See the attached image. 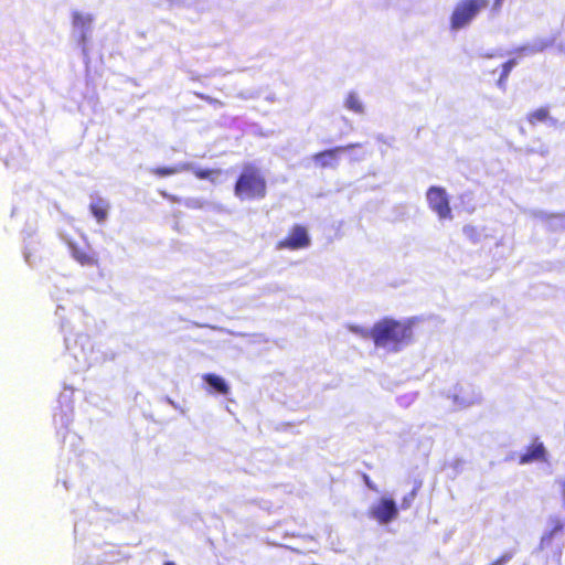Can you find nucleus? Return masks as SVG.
<instances>
[{
  "label": "nucleus",
  "instance_id": "f03ea898",
  "mask_svg": "<svg viewBox=\"0 0 565 565\" xmlns=\"http://www.w3.org/2000/svg\"><path fill=\"white\" fill-rule=\"evenodd\" d=\"M234 194L242 201L263 200L267 181L262 170L253 163L245 164L234 184Z\"/></svg>",
  "mask_w": 565,
  "mask_h": 565
},
{
  "label": "nucleus",
  "instance_id": "f3484780",
  "mask_svg": "<svg viewBox=\"0 0 565 565\" xmlns=\"http://www.w3.org/2000/svg\"><path fill=\"white\" fill-rule=\"evenodd\" d=\"M514 65H515V60H509L505 63H503L502 73L499 78L500 86H504V83H505L511 70L514 67Z\"/></svg>",
  "mask_w": 565,
  "mask_h": 565
},
{
  "label": "nucleus",
  "instance_id": "9d476101",
  "mask_svg": "<svg viewBox=\"0 0 565 565\" xmlns=\"http://www.w3.org/2000/svg\"><path fill=\"white\" fill-rule=\"evenodd\" d=\"M72 256L82 266H86V267H98L99 266V259H98L97 255L93 252L75 247L72 250Z\"/></svg>",
  "mask_w": 565,
  "mask_h": 565
},
{
  "label": "nucleus",
  "instance_id": "ddd939ff",
  "mask_svg": "<svg viewBox=\"0 0 565 565\" xmlns=\"http://www.w3.org/2000/svg\"><path fill=\"white\" fill-rule=\"evenodd\" d=\"M108 210L109 204L100 198H97L89 204V211L99 224L106 221L108 216Z\"/></svg>",
  "mask_w": 565,
  "mask_h": 565
},
{
  "label": "nucleus",
  "instance_id": "39448f33",
  "mask_svg": "<svg viewBox=\"0 0 565 565\" xmlns=\"http://www.w3.org/2000/svg\"><path fill=\"white\" fill-rule=\"evenodd\" d=\"M428 206L439 218L450 220L452 217L449 198L444 188L430 186L426 193Z\"/></svg>",
  "mask_w": 565,
  "mask_h": 565
},
{
  "label": "nucleus",
  "instance_id": "f257e3e1",
  "mask_svg": "<svg viewBox=\"0 0 565 565\" xmlns=\"http://www.w3.org/2000/svg\"><path fill=\"white\" fill-rule=\"evenodd\" d=\"M369 333L375 347L395 352L414 339L413 324L409 321H398L390 318L377 321Z\"/></svg>",
  "mask_w": 565,
  "mask_h": 565
},
{
  "label": "nucleus",
  "instance_id": "6ab92c4d",
  "mask_svg": "<svg viewBox=\"0 0 565 565\" xmlns=\"http://www.w3.org/2000/svg\"><path fill=\"white\" fill-rule=\"evenodd\" d=\"M90 21L89 18L84 17L83 14L75 12L73 13V23L76 26H84Z\"/></svg>",
  "mask_w": 565,
  "mask_h": 565
},
{
  "label": "nucleus",
  "instance_id": "a211bd4d",
  "mask_svg": "<svg viewBox=\"0 0 565 565\" xmlns=\"http://www.w3.org/2000/svg\"><path fill=\"white\" fill-rule=\"evenodd\" d=\"M463 233L467 235V237L472 241L473 243L478 242L479 238H480V234H479V231L477 230V227L472 226V225H466L463 227Z\"/></svg>",
  "mask_w": 565,
  "mask_h": 565
},
{
  "label": "nucleus",
  "instance_id": "5701e85b",
  "mask_svg": "<svg viewBox=\"0 0 565 565\" xmlns=\"http://www.w3.org/2000/svg\"><path fill=\"white\" fill-rule=\"evenodd\" d=\"M160 194L164 198H169L171 201H175L173 196L168 195L164 191H160Z\"/></svg>",
  "mask_w": 565,
  "mask_h": 565
},
{
  "label": "nucleus",
  "instance_id": "2eb2a0df",
  "mask_svg": "<svg viewBox=\"0 0 565 565\" xmlns=\"http://www.w3.org/2000/svg\"><path fill=\"white\" fill-rule=\"evenodd\" d=\"M550 116V109L548 107H540L537 109H534L526 115V120L530 125L536 126L541 122H546L551 120Z\"/></svg>",
  "mask_w": 565,
  "mask_h": 565
},
{
  "label": "nucleus",
  "instance_id": "7ed1b4c3",
  "mask_svg": "<svg viewBox=\"0 0 565 565\" xmlns=\"http://www.w3.org/2000/svg\"><path fill=\"white\" fill-rule=\"evenodd\" d=\"M551 529L546 532L540 542V550L546 553V557L561 564L562 552L564 548V522L558 518L551 520Z\"/></svg>",
  "mask_w": 565,
  "mask_h": 565
},
{
  "label": "nucleus",
  "instance_id": "dca6fc26",
  "mask_svg": "<svg viewBox=\"0 0 565 565\" xmlns=\"http://www.w3.org/2000/svg\"><path fill=\"white\" fill-rule=\"evenodd\" d=\"M345 106L353 113L362 114L363 105L355 93H350L345 99Z\"/></svg>",
  "mask_w": 565,
  "mask_h": 565
},
{
  "label": "nucleus",
  "instance_id": "1a4fd4ad",
  "mask_svg": "<svg viewBox=\"0 0 565 565\" xmlns=\"http://www.w3.org/2000/svg\"><path fill=\"white\" fill-rule=\"evenodd\" d=\"M545 447L541 441L534 440L530 444L525 451L520 455L519 463L526 465L533 461L545 460Z\"/></svg>",
  "mask_w": 565,
  "mask_h": 565
},
{
  "label": "nucleus",
  "instance_id": "9b49d317",
  "mask_svg": "<svg viewBox=\"0 0 565 565\" xmlns=\"http://www.w3.org/2000/svg\"><path fill=\"white\" fill-rule=\"evenodd\" d=\"M203 381L209 384L211 390L215 393L226 395L230 392V386L221 376L214 373H206L203 375Z\"/></svg>",
  "mask_w": 565,
  "mask_h": 565
},
{
  "label": "nucleus",
  "instance_id": "6e6552de",
  "mask_svg": "<svg viewBox=\"0 0 565 565\" xmlns=\"http://www.w3.org/2000/svg\"><path fill=\"white\" fill-rule=\"evenodd\" d=\"M397 514L396 503L391 498H382L370 511V515L381 524L390 523Z\"/></svg>",
  "mask_w": 565,
  "mask_h": 565
},
{
  "label": "nucleus",
  "instance_id": "4be33fe9",
  "mask_svg": "<svg viewBox=\"0 0 565 565\" xmlns=\"http://www.w3.org/2000/svg\"><path fill=\"white\" fill-rule=\"evenodd\" d=\"M502 1L503 0H494V3H493L494 10H499L501 8Z\"/></svg>",
  "mask_w": 565,
  "mask_h": 565
},
{
  "label": "nucleus",
  "instance_id": "4468645a",
  "mask_svg": "<svg viewBox=\"0 0 565 565\" xmlns=\"http://www.w3.org/2000/svg\"><path fill=\"white\" fill-rule=\"evenodd\" d=\"M195 178L200 180H209L212 183L218 182L223 171L221 169H202V168H192L191 169Z\"/></svg>",
  "mask_w": 565,
  "mask_h": 565
},
{
  "label": "nucleus",
  "instance_id": "f8f14e48",
  "mask_svg": "<svg viewBox=\"0 0 565 565\" xmlns=\"http://www.w3.org/2000/svg\"><path fill=\"white\" fill-rule=\"evenodd\" d=\"M190 169V163H181L175 166L154 167L150 169V173L158 178H166Z\"/></svg>",
  "mask_w": 565,
  "mask_h": 565
},
{
  "label": "nucleus",
  "instance_id": "b1692460",
  "mask_svg": "<svg viewBox=\"0 0 565 565\" xmlns=\"http://www.w3.org/2000/svg\"><path fill=\"white\" fill-rule=\"evenodd\" d=\"M163 565H175L173 562H166Z\"/></svg>",
  "mask_w": 565,
  "mask_h": 565
},
{
  "label": "nucleus",
  "instance_id": "412c9836",
  "mask_svg": "<svg viewBox=\"0 0 565 565\" xmlns=\"http://www.w3.org/2000/svg\"><path fill=\"white\" fill-rule=\"evenodd\" d=\"M510 558H511L510 554H504V555L500 556L498 559H495L493 563H491L490 565H502V564H505L508 561H510Z\"/></svg>",
  "mask_w": 565,
  "mask_h": 565
},
{
  "label": "nucleus",
  "instance_id": "aec40b11",
  "mask_svg": "<svg viewBox=\"0 0 565 565\" xmlns=\"http://www.w3.org/2000/svg\"><path fill=\"white\" fill-rule=\"evenodd\" d=\"M416 495L415 490H413L407 497L403 499L402 508L407 509L411 505V502L414 500Z\"/></svg>",
  "mask_w": 565,
  "mask_h": 565
},
{
  "label": "nucleus",
  "instance_id": "20e7f679",
  "mask_svg": "<svg viewBox=\"0 0 565 565\" xmlns=\"http://www.w3.org/2000/svg\"><path fill=\"white\" fill-rule=\"evenodd\" d=\"M488 6L489 0H459L450 15V29L458 31L468 26Z\"/></svg>",
  "mask_w": 565,
  "mask_h": 565
},
{
  "label": "nucleus",
  "instance_id": "423d86ee",
  "mask_svg": "<svg viewBox=\"0 0 565 565\" xmlns=\"http://www.w3.org/2000/svg\"><path fill=\"white\" fill-rule=\"evenodd\" d=\"M310 242L306 226L296 224L282 239L277 242V248L297 250L308 247Z\"/></svg>",
  "mask_w": 565,
  "mask_h": 565
},
{
  "label": "nucleus",
  "instance_id": "0eeeda50",
  "mask_svg": "<svg viewBox=\"0 0 565 565\" xmlns=\"http://www.w3.org/2000/svg\"><path fill=\"white\" fill-rule=\"evenodd\" d=\"M356 147H359V143H349L345 146H338L331 149L322 150L315 153L312 156V160L321 169L335 168L338 166L340 154Z\"/></svg>",
  "mask_w": 565,
  "mask_h": 565
}]
</instances>
